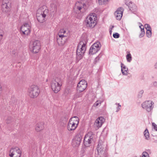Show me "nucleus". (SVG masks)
Here are the masks:
<instances>
[{
    "label": "nucleus",
    "instance_id": "obj_1",
    "mask_svg": "<svg viewBox=\"0 0 157 157\" xmlns=\"http://www.w3.org/2000/svg\"><path fill=\"white\" fill-rule=\"evenodd\" d=\"M86 49V44L82 41H80L78 45L76 51V61L77 63L82 58Z\"/></svg>",
    "mask_w": 157,
    "mask_h": 157
},
{
    "label": "nucleus",
    "instance_id": "obj_2",
    "mask_svg": "<svg viewBox=\"0 0 157 157\" xmlns=\"http://www.w3.org/2000/svg\"><path fill=\"white\" fill-rule=\"evenodd\" d=\"M79 122V119L77 117H71L69 120L68 123L67 128V130L71 131L75 130Z\"/></svg>",
    "mask_w": 157,
    "mask_h": 157
},
{
    "label": "nucleus",
    "instance_id": "obj_3",
    "mask_svg": "<svg viewBox=\"0 0 157 157\" xmlns=\"http://www.w3.org/2000/svg\"><path fill=\"white\" fill-rule=\"evenodd\" d=\"M40 92L38 87L36 85L31 86L28 90L29 95L30 98H36L39 95Z\"/></svg>",
    "mask_w": 157,
    "mask_h": 157
},
{
    "label": "nucleus",
    "instance_id": "obj_4",
    "mask_svg": "<svg viewBox=\"0 0 157 157\" xmlns=\"http://www.w3.org/2000/svg\"><path fill=\"white\" fill-rule=\"evenodd\" d=\"M95 14L88 16L85 21L87 27L92 29L94 28L97 24V17Z\"/></svg>",
    "mask_w": 157,
    "mask_h": 157
},
{
    "label": "nucleus",
    "instance_id": "obj_5",
    "mask_svg": "<svg viewBox=\"0 0 157 157\" xmlns=\"http://www.w3.org/2000/svg\"><path fill=\"white\" fill-rule=\"evenodd\" d=\"M62 85L61 79L58 78H56L52 81L51 86L52 90L55 93H56L60 90Z\"/></svg>",
    "mask_w": 157,
    "mask_h": 157
},
{
    "label": "nucleus",
    "instance_id": "obj_6",
    "mask_svg": "<svg viewBox=\"0 0 157 157\" xmlns=\"http://www.w3.org/2000/svg\"><path fill=\"white\" fill-rule=\"evenodd\" d=\"M105 146L103 143L100 140L98 142V144L97 146V149L98 151V155L101 157H105L107 155V152Z\"/></svg>",
    "mask_w": 157,
    "mask_h": 157
},
{
    "label": "nucleus",
    "instance_id": "obj_7",
    "mask_svg": "<svg viewBox=\"0 0 157 157\" xmlns=\"http://www.w3.org/2000/svg\"><path fill=\"white\" fill-rule=\"evenodd\" d=\"M29 48L31 51L35 53H38L41 48L40 42L38 40H35L30 44Z\"/></svg>",
    "mask_w": 157,
    "mask_h": 157
},
{
    "label": "nucleus",
    "instance_id": "obj_8",
    "mask_svg": "<svg viewBox=\"0 0 157 157\" xmlns=\"http://www.w3.org/2000/svg\"><path fill=\"white\" fill-rule=\"evenodd\" d=\"M21 151L17 147H13L11 148L9 151V156L10 157H20Z\"/></svg>",
    "mask_w": 157,
    "mask_h": 157
},
{
    "label": "nucleus",
    "instance_id": "obj_9",
    "mask_svg": "<svg viewBox=\"0 0 157 157\" xmlns=\"http://www.w3.org/2000/svg\"><path fill=\"white\" fill-rule=\"evenodd\" d=\"M82 137L79 133L77 134L72 140V145L73 147H78L80 145Z\"/></svg>",
    "mask_w": 157,
    "mask_h": 157
},
{
    "label": "nucleus",
    "instance_id": "obj_10",
    "mask_svg": "<svg viewBox=\"0 0 157 157\" xmlns=\"http://www.w3.org/2000/svg\"><path fill=\"white\" fill-rule=\"evenodd\" d=\"M91 132H89L86 135L84 138V144L86 147H88L93 140V137Z\"/></svg>",
    "mask_w": 157,
    "mask_h": 157
},
{
    "label": "nucleus",
    "instance_id": "obj_11",
    "mask_svg": "<svg viewBox=\"0 0 157 157\" xmlns=\"http://www.w3.org/2000/svg\"><path fill=\"white\" fill-rule=\"evenodd\" d=\"M87 83L85 80H82L78 83L77 87V90L82 92L86 89Z\"/></svg>",
    "mask_w": 157,
    "mask_h": 157
},
{
    "label": "nucleus",
    "instance_id": "obj_12",
    "mask_svg": "<svg viewBox=\"0 0 157 157\" xmlns=\"http://www.w3.org/2000/svg\"><path fill=\"white\" fill-rule=\"evenodd\" d=\"M31 27L30 25L28 23H25L21 28V31L23 34L25 35H29L31 31Z\"/></svg>",
    "mask_w": 157,
    "mask_h": 157
},
{
    "label": "nucleus",
    "instance_id": "obj_13",
    "mask_svg": "<svg viewBox=\"0 0 157 157\" xmlns=\"http://www.w3.org/2000/svg\"><path fill=\"white\" fill-rule=\"evenodd\" d=\"M67 36L59 35V36H57V42L59 45L62 46L65 43L67 40Z\"/></svg>",
    "mask_w": 157,
    "mask_h": 157
},
{
    "label": "nucleus",
    "instance_id": "obj_14",
    "mask_svg": "<svg viewBox=\"0 0 157 157\" xmlns=\"http://www.w3.org/2000/svg\"><path fill=\"white\" fill-rule=\"evenodd\" d=\"M152 105V102L151 101H147L142 104V106L143 108L145 109L147 111L149 112L151 110Z\"/></svg>",
    "mask_w": 157,
    "mask_h": 157
},
{
    "label": "nucleus",
    "instance_id": "obj_15",
    "mask_svg": "<svg viewBox=\"0 0 157 157\" xmlns=\"http://www.w3.org/2000/svg\"><path fill=\"white\" fill-rule=\"evenodd\" d=\"M124 9L121 7L118 8L114 13V15L117 20H120L122 16Z\"/></svg>",
    "mask_w": 157,
    "mask_h": 157
},
{
    "label": "nucleus",
    "instance_id": "obj_16",
    "mask_svg": "<svg viewBox=\"0 0 157 157\" xmlns=\"http://www.w3.org/2000/svg\"><path fill=\"white\" fill-rule=\"evenodd\" d=\"M45 10L41 12V13H37L36 14V17L38 22L42 23L45 21V17L46 15L45 13Z\"/></svg>",
    "mask_w": 157,
    "mask_h": 157
},
{
    "label": "nucleus",
    "instance_id": "obj_17",
    "mask_svg": "<svg viewBox=\"0 0 157 157\" xmlns=\"http://www.w3.org/2000/svg\"><path fill=\"white\" fill-rule=\"evenodd\" d=\"M44 123L43 122H40L36 124L35 130L37 132H39L43 130L44 128Z\"/></svg>",
    "mask_w": 157,
    "mask_h": 157
},
{
    "label": "nucleus",
    "instance_id": "obj_18",
    "mask_svg": "<svg viewBox=\"0 0 157 157\" xmlns=\"http://www.w3.org/2000/svg\"><path fill=\"white\" fill-rule=\"evenodd\" d=\"M126 5L128 6L130 10L132 12L136 11L137 10V6L135 4L130 2L129 3H126Z\"/></svg>",
    "mask_w": 157,
    "mask_h": 157
},
{
    "label": "nucleus",
    "instance_id": "obj_19",
    "mask_svg": "<svg viewBox=\"0 0 157 157\" xmlns=\"http://www.w3.org/2000/svg\"><path fill=\"white\" fill-rule=\"evenodd\" d=\"M86 6V5L84 3H82L80 2H76L75 4V8L78 9V10L80 11Z\"/></svg>",
    "mask_w": 157,
    "mask_h": 157
},
{
    "label": "nucleus",
    "instance_id": "obj_20",
    "mask_svg": "<svg viewBox=\"0 0 157 157\" xmlns=\"http://www.w3.org/2000/svg\"><path fill=\"white\" fill-rule=\"evenodd\" d=\"M10 5H8L7 4H2L1 5L2 10L3 12L7 13L8 12Z\"/></svg>",
    "mask_w": 157,
    "mask_h": 157
},
{
    "label": "nucleus",
    "instance_id": "obj_21",
    "mask_svg": "<svg viewBox=\"0 0 157 157\" xmlns=\"http://www.w3.org/2000/svg\"><path fill=\"white\" fill-rule=\"evenodd\" d=\"M99 50V49H98L92 46L90 49L89 53V54L93 55L96 53Z\"/></svg>",
    "mask_w": 157,
    "mask_h": 157
},
{
    "label": "nucleus",
    "instance_id": "obj_22",
    "mask_svg": "<svg viewBox=\"0 0 157 157\" xmlns=\"http://www.w3.org/2000/svg\"><path fill=\"white\" fill-rule=\"evenodd\" d=\"M121 67L122 74L124 75H127L128 68L122 63H121Z\"/></svg>",
    "mask_w": 157,
    "mask_h": 157
},
{
    "label": "nucleus",
    "instance_id": "obj_23",
    "mask_svg": "<svg viewBox=\"0 0 157 157\" xmlns=\"http://www.w3.org/2000/svg\"><path fill=\"white\" fill-rule=\"evenodd\" d=\"M81 92H79V91H77L73 96V99L75 100L77 98L81 97L83 95V93Z\"/></svg>",
    "mask_w": 157,
    "mask_h": 157
},
{
    "label": "nucleus",
    "instance_id": "obj_24",
    "mask_svg": "<svg viewBox=\"0 0 157 157\" xmlns=\"http://www.w3.org/2000/svg\"><path fill=\"white\" fill-rule=\"evenodd\" d=\"M101 119H103L102 117H99L96 121L95 122V124L98 127H100L101 126L103 121H100V120Z\"/></svg>",
    "mask_w": 157,
    "mask_h": 157
},
{
    "label": "nucleus",
    "instance_id": "obj_25",
    "mask_svg": "<svg viewBox=\"0 0 157 157\" xmlns=\"http://www.w3.org/2000/svg\"><path fill=\"white\" fill-rule=\"evenodd\" d=\"M92 46L100 50L101 47V44L100 42H97L94 43Z\"/></svg>",
    "mask_w": 157,
    "mask_h": 157
},
{
    "label": "nucleus",
    "instance_id": "obj_26",
    "mask_svg": "<svg viewBox=\"0 0 157 157\" xmlns=\"http://www.w3.org/2000/svg\"><path fill=\"white\" fill-rule=\"evenodd\" d=\"M144 136H145L146 139H148V138L149 137V134L148 130L147 129H146L144 132Z\"/></svg>",
    "mask_w": 157,
    "mask_h": 157
},
{
    "label": "nucleus",
    "instance_id": "obj_27",
    "mask_svg": "<svg viewBox=\"0 0 157 157\" xmlns=\"http://www.w3.org/2000/svg\"><path fill=\"white\" fill-rule=\"evenodd\" d=\"M99 4L101 5L106 4L108 2V0H98Z\"/></svg>",
    "mask_w": 157,
    "mask_h": 157
},
{
    "label": "nucleus",
    "instance_id": "obj_28",
    "mask_svg": "<svg viewBox=\"0 0 157 157\" xmlns=\"http://www.w3.org/2000/svg\"><path fill=\"white\" fill-rule=\"evenodd\" d=\"M12 119V117L10 116H8L7 117V119L6 120V121L7 124H10V123Z\"/></svg>",
    "mask_w": 157,
    "mask_h": 157
},
{
    "label": "nucleus",
    "instance_id": "obj_29",
    "mask_svg": "<svg viewBox=\"0 0 157 157\" xmlns=\"http://www.w3.org/2000/svg\"><path fill=\"white\" fill-rule=\"evenodd\" d=\"M151 30H147V32L146 33V34L147 36L148 37H150L151 36Z\"/></svg>",
    "mask_w": 157,
    "mask_h": 157
},
{
    "label": "nucleus",
    "instance_id": "obj_30",
    "mask_svg": "<svg viewBox=\"0 0 157 157\" xmlns=\"http://www.w3.org/2000/svg\"><path fill=\"white\" fill-rule=\"evenodd\" d=\"M126 59L128 62H130L131 61L132 59V57L130 53H129L127 55Z\"/></svg>",
    "mask_w": 157,
    "mask_h": 157
},
{
    "label": "nucleus",
    "instance_id": "obj_31",
    "mask_svg": "<svg viewBox=\"0 0 157 157\" xmlns=\"http://www.w3.org/2000/svg\"><path fill=\"white\" fill-rule=\"evenodd\" d=\"M2 4H7L8 5H10L11 3L9 2V0H2Z\"/></svg>",
    "mask_w": 157,
    "mask_h": 157
},
{
    "label": "nucleus",
    "instance_id": "obj_32",
    "mask_svg": "<svg viewBox=\"0 0 157 157\" xmlns=\"http://www.w3.org/2000/svg\"><path fill=\"white\" fill-rule=\"evenodd\" d=\"M144 27L146 29L147 31V30H151V28L150 25L148 24H146L144 25Z\"/></svg>",
    "mask_w": 157,
    "mask_h": 157
},
{
    "label": "nucleus",
    "instance_id": "obj_33",
    "mask_svg": "<svg viewBox=\"0 0 157 157\" xmlns=\"http://www.w3.org/2000/svg\"><path fill=\"white\" fill-rule=\"evenodd\" d=\"M142 157H149V155L148 153L145 151L142 153Z\"/></svg>",
    "mask_w": 157,
    "mask_h": 157
},
{
    "label": "nucleus",
    "instance_id": "obj_34",
    "mask_svg": "<svg viewBox=\"0 0 157 157\" xmlns=\"http://www.w3.org/2000/svg\"><path fill=\"white\" fill-rule=\"evenodd\" d=\"M101 101H97L94 104V106L96 107L98 106L99 104H101Z\"/></svg>",
    "mask_w": 157,
    "mask_h": 157
},
{
    "label": "nucleus",
    "instance_id": "obj_35",
    "mask_svg": "<svg viewBox=\"0 0 157 157\" xmlns=\"http://www.w3.org/2000/svg\"><path fill=\"white\" fill-rule=\"evenodd\" d=\"M113 36L115 38H118L120 37V35L118 33H115L113 34Z\"/></svg>",
    "mask_w": 157,
    "mask_h": 157
},
{
    "label": "nucleus",
    "instance_id": "obj_36",
    "mask_svg": "<svg viewBox=\"0 0 157 157\" xmlns=\"http://www.w3.org/2000/svg\"><path fill=\"white\" fill-rule=\"evenodd\" d=\"M64 29H61L60 30L57 36H59V35H63V36H67L66 35L63 34V32L64 31Z\"/></svg>",
    "mask_w": 157,
    "mask_h": 157
},
{
    "label": "nucleus",
    "instance_id": "obj_37",
    "mask_svg": "<svg viewBox=\"0 0 157 157\" xmlns=\"http://www.w3.org/2000/svg\"><path fill=\"white\" fill-rule=\"evenodd\" d=\"M100 57H99V56H97L94 59V64L96 63L99 60Z\"/></svg>",
    "mask_w": 157,
    "mask_h": 157
},
{
    "label": "nucleus",
    "instance_id": "obj_38",
    "mask_svg": "<svg viewBox=\"0 0 157 157\" xmlns=\"http://www.w3.org/2000/svg\"><path fill=\"white\" fill-rule=\"evenodd\" d=\"M152 126L154 128L156 131H157V125L155 123L153 122L152 123Z\"/></svg>",
    "mask_w": 157,
    "mask_h": 157
},
{
    "label": "nucleus",
    "instance_id": "obj_39",
    "mask_svg": "<svg viewBox=\"0 0 157 157\" xmlns=\"http://www.w3.org/2000/svg\"><path fill=\"white\" fill-rule=\"evenodd\" d=\"M145 34L144 31H141V33L139 35L140 37H143Z\"/></svg>",
    "mask_w": 157,
    "mask_h": 157
},
{
    "label": "nucleus",
    "instance_id": "obj_40",
    "mask_svg": "<svg viewBox=\"0 0 157 157\" xmlns=\"http://www.w3.org/2000/svg\"><path fill=\"white\" fill-rule=\"evenodd\" d=\"M144 93V91L143 90H141L139 94L138 95V98H140L142 97V95H140V94H142Z\"/></svg>",
    "mask_w": 157,
    "mask_h": 157
},
{
    "label": "nucleus",
    "instance_id": "obj_41",
    "mask_svg": "<svg viewBox=\"0 0 157 157\" xmlns=\"http://www.w3.org/2000/svg\"><path fill=\"white\" fill-rule=\"evenodd\" d=\"M54 10L52 11L53 12H57V6L56 5H54Z\"/></svg>",
    "mask_w": 157,
    "mask_h": 157
},
{
    "label": "nucleus",
    "instance_id": "obj_42",
    "mask_svg": "<svg viewBox=\"0 0 157 157\" xmlns=\"http://www.w3.org/2000/svg\"><path fill=\"white\" fill-rule=\"evenodd\" d=\"M140 28L141 29V31H144V27L143 25L140 26Z\"/></svg>",
    "mask_w": 157,
    "mask_h": 157
},
{
    "label": "nucleus",
    "instance_id": "obj_43",
    "mask_svg": "<svg viewBox=\"0 0 157 157\" xmlns=\"http://www.w3.org/2000/svg\"><path fill=\"white\" fill-rule=\"evenodd\" d=\"M3 34V31L1 29H0V34Z\"/></svg>",
    "mask_w": 157,
    "mask_h": 157
},
{
    "label": "nucleus",
    "instance_id": "obj_44",
    "mask_svg": "<svg viewBox=\"0 0 157 157\" xmlns=\"http://www.w3.org/2000/svg\"><path fill=\"white\" fill-rule=\"evenodd\" d=\"M3 36V34H0V41L1 40L2 38V37Z\"/></svg>",
    "mask_w": 157,
    "mask_h": 157
},
{
    "label": "nucleus",
    "instance_id": "obj_45",
    "mask_svg": "<svg viewBox=\"0 0 157 157\" xmlns=\"http://www.w3.org/2000/svg\"><path fill=\"white\" fill-rule=\"evenodd\" d=\"M117 110L116 111L117 112L119 111V110L120 109V107H118V106L117 108Z\"/></svg>",
    "mask_w": 157,
    "mask_h": 157
},
{
    "label": "nucleus",
    "instance_id": "obj_46",
    "mask_svg": "<svg viewBox=\"0 0 157 157\" xmlns=\"http://www.w3.org/2000/svg\"><path fill=\"white\" fill-rule=\"evenodd\" d=\"M66 32V31L65 30H64L63 32V34H64V35H66L65 34V33Z\"/></svg>",
    "mask_w": 157,
    "mask_h": 157
},
{
    "label": "nucleus",
    "instance_id": "obj_47",
    "mask_svg": "<svg viewBox=\"0 0 157 157\" xmlns=\"http://www.w3.org/2000/svg\"><path fill=\"white\" fill-rule=\"evenodd\" d=\"M154 85L155 86H157V83L156 82H155L154 83Z\"/></svg>",
    "mask_w": 157,
    "mask_h": 157
},
{
    "label": "nucleus",
    "instance_id": "obj_48",
    "mask_svg": "<svg viewBox=\"0 0 157 157\" xmlns=\"http://www.w3.org/2000/svg\"><path fill=\"white\" fill-rule=\"evenodd\" d=\"M155 68H157V63L155 65Z\"/></svg>",
    "mask_w": 157,
    "mask_h": 157
},
{
    "label": "nucleus",
    "instance_id": "obj_49",
    "mask_svg": "<svg viewBox=\"0 0 157 157\" xmlns=\"http://www.w3.org/2000/svg\"><path fill=\"white\" fill-rule=\"evenodd\" d=\"M114 27V26H112V27L110 29L111 30H112V29Z\"/></svg>",
    "mask_w": 157,
    "mask_h": 157
},
{
    "label": "nucleus",
    "instance_id": "obj_50",
    "mask_svg": "<svg viewBox=\"0 0 157 157\" xmlns=\"http://www.w3.org/2000/svg\"><path fill=\"white\" fill-rule=\"evenodd\" d=\"M117 105H118V107H121V105L119 104H118Z\"/></svg>",
    "mask_w": 157,
    "mask_h": 157
},
{
    "label": "nucleus",
    "instance_id": "obj_51",
    "mask_svg": "<svg viewBox=\"0 0 157 157\" xmlns=\"http://www.w3.org/2000/svg\"><path fill=\"white\" fill-rule=\"evenodd\" d=\"M109 33H110V34H111L112 33V30L110 29V30H109Z\"/></svg>",
    "mask_w": 157,
    "mask_h": 157
},
{
    "label": "nucleus",
    "instance_id": "obj_52",
    "mask_svg": "<svg viewBox=\"0 0 157 157\" xmlns=\"http://www.w3.org/2000/svg\"><path fill=\"white\" fill-rule=\"evenodd\" d=\"M99 121H103V119H101Z\"/></svg>",
    "mask_w": 157,
    "mask_h": 157
},
{
    "label": "nucleus",
    "instance_id": "obj_53",
    "mask_svg": "<svg viewBox=\"0 0 157 157\" xmlns=\"http://www.w3.org/2000/svg\"><path fill=\"white\" fill-rule=\"evenodd\" d=\"M15 51H13L12 52V53L13 54H15V52H14Z\"/></svg>",
    "mask_w": 157,
    "mask_h": 157
}]
</instances>
